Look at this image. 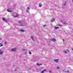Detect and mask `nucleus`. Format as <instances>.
<instances>
[{
	"label": "nucleus",
	"mask_w": 73,
	"mask_h": 73,
	"mask_svg": "<svg viewBox=\"0 0 73 73\" xmlns=\"http://www.w3.org/2000/svg\"><path fill=\"white\" fill-rule=\"evenodd\" d=\"M59 68L58 67H57V69H59Z\"/></svg>",
	"instance_id": "nucleus-29"
},
{
	"label": "nucleus",
	"mask_w": 73,
	"mask_h": 73,
	"mask_svg": "<svg viewBox=\"0 0 73 73\" xmlns=\"http://www.w3.org/2000/svg\"><path fill=\"white\" fill-rule=\"evenodd\" d=\"M68 69H70V67H68Z\"/></svg>",
	"instance_id": "nucleus-25"
},
{
	"label": "nucleus",
	"mask_w": 73,
	"mask_h": 73,
	"mask_svg": "<svg viewBox=\"0 0 73 73\" xmlns=\"http://www.w3.org/2000/svg\"><path fill=\"white\" fill-rule=\"evenodd\" d=\"M0 44L1 45V46H0V47H1V46H3V45L1 44V43H0Z\"/></svg>",
	"instance_id": "nucleus-14"
},
{
	"label": "nucleus",
	"mask_w": 73,
	"mask_h": 73,
	"mask_svg": "<svg viewBox=\"0 0 73 73\" xmlns=\"http://www.w3.org/2000/svg\"><path fill=\"white\" fill-rule=\"evenodd\" d=\"M63 42H64V39H63Z\"/></svg>",
	"instance_id": "nucleus-27"
},
{
	"label": "nucleus",
	"mask_w": 73,
	"mask_h": 73,
	"mask_svg": "<svg viewBox=\"0 0 73 73\" xmlns=\"http://www.w3.org/2000/svg\"><path fill=\"white\" fill-rule=\"evenodd\" d=\"M67 51H68V52H69V50H67Z\"/></svg>",
	"instance_id": "nucleus-32"
},
{
	"label": "nucleus",
	"mask_w": 73,
	"mask_h": 73,
	"mask_svg": "<svg viewBox=\"0 0 73 73\" xmlns=\"http://www.w3.org/2000/svg\"><path fill=\"white\" fill-rule=\"evenodd\" d=\"M72 1L73 3V0H72Z\"/></svg>",
	"instance_id": "nucleus-34"
},
{
	"label": "nucleus",
	"mask_w": 73,
	"mask_h": 73,
	"mask_svg": "<svg viewBox=\"0 0 73 73\" xmlns=\"http://www.w3.org/2000/svg\"><path fill=\"white\" fill-rule=\"evenodd\" d=\"M29 54H32L31 52L30 51H29Z\"/></svg>",
	"instance_id": "nucleus-18"
},
{
	"label": "nucleus",
	"mask_w": 73,
	"mask_h": 73,
	"mask_svg": "<svg viewBox=\"0 0 73 73\" xmlns=\"http://www.w3.org/2000/svg\"><path fill=\"white\" fill-rule=\"evenodd\" d=\"M51 41H53L54 42V41H56V39H54V38H53L51 40Z\"/></svg>",
	"instance_id": "nucleus-3"
},
{
	"label": "nucleus",
	"mask_w": 73,
	"mask_h": 73,
	"mask_svg": "<svg viewBox=\"0 0 73 73\" xmlns=\"http://www.w3.org/2000/svg\"><path fill=\"white\" fill-rule=\"evenodd\" d=\"M54 29H59V27H54Z\"/></svg>",
	"instance_id": "nucleus-6"
},
{
	"label": "nucleus",
	"mask_w": 73,
	"mask_h": 73,
	"mask_svg": "<svg viewBox=\"0 0 73 73\" xmlns=\"http://www.w3.org/2000/svg\"><path fill=\"white\" fill-rule=\"evenodd\" d=\"M55 20V19H53L52 20H51V22L52 23V22H53V21H54Z\"/></svg>",
	"instance_id": "nucleus-12"
},
{
	"label": "nucleus",
	"mask_w": 73,
	"mask_h": 73,
	"mask_svg": "<svg viewBox=\"0 0 73 73\" xmlns=\"http://www.w3.org/2000/svg\"><path fill=\"white\" fill-rule=\"evenodd\" d=\"M58 59H55L54 60V61L58 63Z\"/></svg>",
	"instance_id": "nucleus-4"
},
{
	"label": "nucleus",
	"mask_w": 73,
	"mask_h": 73,
	"mask_svg": "<svg viewBox=\"0 0 73 73\" xmlns=\"http://www.w3.org/2000/svg\"><path fill=\"white\" fill-rule=\"evenodd\" d=\"M31 39H32L33 40H33V37L32 36L31 38Z\"/></svg>",
	"instance_id": "nucleus-16"
},
{
	"label": "nucleus",
	"mask_w": 73,
	"mask_h": 73,
	"mask_svg": "<svg viewBox=\"0 0 73 73\" xmlns=\"http://www.w3.org/2000/svg\"><path fill=\"white\" fill-rule=\"evenodd\" d=\"M65 53H66V51H65Z\"/></svg>",
	"instance_id": "nucleus-28"
},
{
	"label": "nucleus",
	"mask_w": 73,
	"mask_h": 73,
	"mask_svg": "<svg viewBox=\"0 0 73 73\" xmlns=\"http://www.w3.org/2000/svg\"><path fill=\"white\" fill-rule=\"evenodd\" d=\"M41 6H42V4H41V3H40L39 4V7H41Z\"/></svg>",
	"instance_id": "nucleus-8"
},
{
	"label": "nucleus",
	"mask_w": 73,
	"mask_h": 73,
	"mask_svg": "<svg viewBox=\"0 0 73 73\" xmlns=\"http://www.w3.org/2000/svg\"><path fill=\"white\" fill-rule=\"evenodd\" d=\"M23 51L24 50H25V49H24V50H23Z\"/></svg>",
	"instance_id": "nucleus-33"
},
{
	"label": "nucleus",
	"mask_w": 73,
	"mask_h": 73,
	"mask_svg": "<svg viewBox=\"0 0 73 73\" xmlns=\"http://www.w3.org/2000/svg\"><path fill=\"white\" fill-rule=\"evenodd\" d=\"M5 44H7V42H5Z\"/></svg>",
	"instance_id": "nucleus-23"
},
{
	"label": "nucleus",
	"mask_w": 73,
	"mask_h": 73,
	"mask_svg": "<svg viewBox=\"0 0 73 73\" xmlns=\"http://www.w3.org/2000/svg\"><path fill=\"white\" fill-rule=\"evenodd\" d=\"M72 50H73V48L72 49Z\"/></svg>",
	"instance_id": "nucleus-35"
},
{
	"label": "nucleus",
	"mask_w": 73,
	"mask_h": 73,
	"mask_svg": "<svg viewBox=\"0 0 73 73\" xmlns=\"http://www.w3.org/2000/svg\"><path fill=\"white\" fill-rule=\"evenodd\" d=\"M7 11H8V12H12V11H9V9H7Z\"/></svg>",
	"instance_id": "nucleus-13"
},
{
	"label": "nucleus",
	"mask_w": 73,
	"mask_h": 73,
	"mask_svg": "<svg viewBox=\"0 0 73 73\" xmlns=\"http://www.w3.org/2000/svg\"><path fill=\"white\" fill-rule=\"evenodd\" d=\"M63 24H67L66 23V22H64V23H63Z\"/></svg>",
	"instance_id": "nucleus-17"
},
{
	"label": "nucleus",
	"mask_w": 73,
	"mask_h": 73,
	"mask_svg": "<svg viewBox=\"0 0 73 73\" xmlns=\"http://www.w3.org/2000/svg\"><path fill=\"white\" fill-rule=\"evenodd\" d=\"M26 12H28V10H26Z\"/></svg>",
	"instance_id": "nucleus-21"
},
{
	"label": "nucleus",
	"mask_w": 73,
	"mask_h": 73,
	"mask_svg": "<svg viewBox=\"0 0 73 73\" xmlns=\"http://www.w3.org/2000/svg\"><path fill=\"white\" fill-rule=\"evenodd\" d=\"M67 73H68L69 72V71H67Z\"/></svg>",
	"instance_id": "nucleus-30"
},
{
	"label": "nucleus",
	"mask_w": 73,
	"mask_h": 73,
	"mask_svg": "<svg viewBox=\"0 0 73 73\" xmlns=\"http://www.w3.org/2000/svg\"><path fill=\"white\" fill-rule=\"evenodd\" d=\"M2 20H3V21H5V22H7V20L4 17L2 18Z\"/></svg>",
	"instance_id": "nucleus-2"
},
{
	"label": "nucleus",
	"mask_w": 73,
	"mask_h": 73,
	"mask_svg": "<svg viewBox=\"0 0 73 73\" xmlns=\"http://www.w3.org/2000/svg\"><path fill=\"white\" fill-rule=\"evenodd\" d=\"M44 72H46V70H43L41 72V73H44Z\"/></svg>",
	"instance_id": "nucleus-7"
},
{
	"label": "nucleus",
	"mask_w": 73,
	"mask_h": 73,
	"mask_svg": "<svg viewBox=\"0 0 73 73\" xmlns=\"http://www.w3.org/2000/svg\"><path fill=\"white\" fill-rule=\"evenodd\" d=\"M16 49H17V48H15L11 49V51H13V52H16Z\"/></svg>",
	"instance_id": "nucleus-1"
},
{
	"label": "nucleus",
	"mask_w": 73,
	"mask_h": 73,
	"mask_svg": "<svg viewBox=\"0 0 73 73\" xmlns=\"http://www.w3.org/2000/svg\"><path fill=\"white\" fill-rule=\"evenodd\" d=\"M59 26H60V27H61V25H59Z\"/></svg>",
	"instance_id": "nucleus-26"
},
{
	"label": "nucleus",
	"mask_w": 73,
	"mask_h": 73,
	"mask_svg": "<svg viewBox=\"0 0 73 73\" xmlns=\"http://www.w3.org/2000/svg\"><path fill=\"white\" fill-rule=\"evenodd\" d=\"M46 26V25H44L43 26V27H45Z\"/></svg>",
	"instance_id": "nucleus-19"
},
{
	"label": "nucleus",
	"mask_w": 73,
	"mask_h": 73,
	"mask_svg": "<svg viewBox=\"0 0 73 73\" xmlns=\"http://www.w3.org/2000/svg\"><path fill=\"white\" fill-rule=\"evenodd\" d=\"M20 31V32H24V31L23 30H21Z\"/></svg>",
	"instance_id": "nucleus-15"
},
{
	"label": "nucleus",
	"mask_w": 73,
	"mask_h": 73,
	"mask_svg": "<svg viewBox=\"0 0 73 73\" xmlns=\"http://www.w3.org/2000/svg\"><path fill=\"white\" fill-rule=\"evenodd\" d=\"M61 22H62V21H61Z\"/></svg>",
	"instance_id": "nucleus-36"
},
{
	"label": "nucleus",
	"mask_w": 73,
	"mask_h": 73,
	"mask_svg": "<svg viewBox=\"0 0 73 73\" xmlns=\"http://www.w3.org/2000/svg\"><path fill=\"white\" fill-rule=\"evenodd\" d=\"M3 54V52L1 51V50H0V54Z\"/></svg>",
	"instance_id": "nucleus-5"
},
{
	"label": "nucleus",
	"mask_w": 73,
	"mask_h": 73,
	"mask_svg": "<svg viewBox=\"0 0 73 73\" xmlns=\"http://www.w3.org/2000/svg\"><path fill=\"white\" fill-rule=\"evenodd\" d=\"M19 23H20L19 24H20L21 26H22V25H23L22 23H21V24L20 23H21V21H19Z\"/></svg>",
	"instance_id": "nucleus-10"
},
{
	"label": "nucleus",
	"mask_w": 73,
	"mask_h": 73,
	"mask_svg": "<svg viewBox=\"0 0 73 73\" xmlns=\"http://www.w3.org/2000/svg\"><path fill=\"white\" fill-rule=\"evenodd\" d=\"M18 16H19V15L17 14V15H16V16H14V17H18Z\"/></svg>",
	"instance_id": "nucleus-11"
},
{
	"label": "nucleus",
	"mask_w": 73,
	"mask_h": 73,
	"mask_svg": "<svg viewBox=\"0 0 73 73\" xmlns=\"http://www.w3.org/2000/svg\"><path fill=\"white\" fill-rule=\"evenodd\" d=\"M28 9H29V7H27Z\"/></svg>",
	"instance_id": "nucleus-20"
},
{
	"label": "nucleus",
	"mask_w": 73,
	"mask_h": 73,
	"mask_svg": "<svg viewBox=\"0 0 73 73\" xmlns=\"http://www.w3.org/2000/svg\"><path fill=\"white\" fill-rule=\"evenodd\" d=\"M49 72L50 73H52V71H50Z\"/></svg>",
	"instance_id": "nucleus-22"
},
{
	"label": "nucleus",
	"mask_w": 73,
	"mask_h": 73,
	"mask_svg": "<svg viewBox=\"0 0 73 73\" xmlns=\"http://www.w3.org/2000/svg\"><path fill=\"white\" fill-rule=\"evenodd\" d=\"M66 4H65V3H64V4H63V5H64V6H65V5Z\"/></svg>",
	"instance_id": "nucleus-24"
},
{
	"label": "nucleus",
	"mask_w": 73,
	"mask_h": 73,
	"mask_svg": "<svg viewBox=\"0 0 73 73\" xmlns=\"http://www.w3.org/2000/svg\"><path fill=\"white\" fill-rule=\"evenodd\" d=\"M2 38H0V40H2Z\"/></svg>",
	"instance_id": "nucleus-31"
},
{
	"label": "nucleus",
	"mask_w": 73,
	"mask_h": 73,
	"mask_svg": "<svg viewBox=\"0 0 73 73\" xmlns=\"http://www.w3.org/2000/svg\"><path fill=\"white\" fill-rule=\"evenodd\" d=\"M36 64L38 66H40V65H42V64H39L38 63H37Z\"/></svg>",
	"instance_id": "nucleus-9"
}]
</instances>
